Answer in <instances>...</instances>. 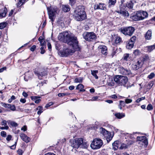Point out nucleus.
I'll use <instances>...</instances> for the list:
<instances>
[{
    "mask_svg": "<svg viewBox=\"0 0 155 155\" xmlns=\"http://www.w3.org/2000/svg\"><path fill=\"white\" fill-rule=\"evenodd\" d=\"M83 6H79L76 8L73 15L75 19L78 21H81L85 18L86 15Z\"/></svg>",
    "mask_w": 155,
    "mask_h": 155,
    "instance_id": "obj_2",
    "label": "nucleus"
},
{
    "mask_svg": "<svg viewBox=\"0 0 155 155\" xmlns=\"http://www.w3.org/2000/svg\"><path fill=\"white\" fill-rule=\"evenodd\" d=\"M147 109L148 110H152L153 109V107L152 105L150 104H148L147 107Z\"/></svg>",
    "mask_w": 155,
    "mask_h": 155,
    "instance_id": "obj_50",
    "label": "nucleus"
},
{
    "mask_svg": "<svg viewBox=\"0 0 155 155\" xmlns=\"http://www.w3.org/2000/svg\"><path fill=\"white\" fill-rule=\"evenodd\" d=\"M69 1L70 3L72 6L74 5L76 2V0H69Z\"/></svg>",
    "mask_w": 155,
    "mask_h": 155,
    "instance_id": "obj_52",
    "label": "nucleus"
},
{
    "mask_svg": "<svg viewBox=\"0 0 155 155\" xmlns=\"http://www.w3.org/2000/svg\"><path fill=\"white\" fill-rule=\"evenodd\" d=\"M140 52L138 50H135L134 51V53L136 55H138L140 54Z\"/></svg>",
    "mask_w": 155,
    "mask_h": 155,
    "instance_id": "obj_49",
    "label": "nucleus"
},
{
    "mask_svg": "<svg viewBox=\"0 0 155 155\" xmlns=\"http://www.w3.org/2000/svg\"><path fill=\"white\" fill-rule=\"evenodd\" d=\"M58 39L63 42L67 43L69 45H73L74 47L77 46L78 43L76 37L69 32L64 31L59 34Z\"/></svg>",
    "mask_w": 155,
    "mask_h": 155,
    "instance_id": "obj_1",
    "label": "nucleus"
},
{
    "mask_svg": "<svg viewBox=\"0 0 155 155\" xmlns=\"http://www.w3.org/2000/svg\"><path fill=\"white\" fill-rule=\"evenodd\" d=\"M120 31L125 35L131 36L135 31L134 28L132 27L121 28Z\"/></svg>",
    "mask_w": 155,
    "mask_h": 155,
    "instance_id": "obj_8",
    "label": "nucleus"
},
{
    "mask_svg": "<svg viewBox=\"0 0 155 155\" xmlns=\"http://www.w3.org/2000/svg\"><path fill=\"white\" fill-rule=\"evenodd\" d=\"M7 9L5 7L0 9V18H2L6 16L7 13Z\"/></svg>",
    "mask_w": 155,
    "mask_h": 155,
    "instance_id": "obj_14",
    "label": "nucleus"
},
{
    "mask_svg": "<svg viewBox=\"0 0 155 155\" xmlns=\"http://www.w3.org/2000/svg\"><path fill=\"white\" fill-rule=\"evenodd\" d=\"M103 144V141L101 139L96 138L93 140L90 146L93 149H98L102 147Z\"/></svg>",
    "mask_w": 155,
    "mask_h": 155,
    "instance_id": "obj_6",
    "label": "nucleus"
},
{
    "mask_svg": "<svg viewBox=\"0 0 155 155\" xmlns=\"http://www.w3.org/2000/svg\"><path fill=\"white\" fill-rule=\"evenodd\" d=\"M7 121H6L5 120H3L2 122V125L3 126H6L7 124Z\"/></svg>",
    "mask_w": 155,
    "mask_h": 155,
    "instance_id": "obj_58",
    "label": "nucleus"
},
{
    "mask_svg": "<svg viewBox=\"0 0 155 155\" xmlns=\"http://www.w3.org/2000/svg\"><path fill=\"white\" fill-rule=\"evenodd\" d=\"M83 35L84 38L88 41H91L96 38V35L93 32H85L83 34Z\"/></svg>",
    "mask_w": 155,
    "mask_h": 155,
    "instance_id": "obj_9",
    "label": "nucleus"
},
{
    "mask_svg": "<svg viewBox=\"0 0 155 155\" xmlns=\"http://www.w3.org/2000/svg\"><path fill=\"white\" fill-rule=\"evenodd\" d=\"M143 61H147L149 60V57L148 55L146 54L144 55L143 57Z\"/></svg>",
    "mask_w": 155,
    "mask_h": 155,
    "instance_id": "obj_45",
    "label": "nucleus"
},
{
    "mask_svg": "<svg viewBox=\"0 0 155 155\" xmlns=\"http://www.w3.org/2000/svg\"><path fill=\"white\" fill-rule=\"evenodd\" d=\"M37 110H39L37 112V114L40 115L43 112V107L41 106H39L37 108Z\"/></svg>",
    "mask_w": 155,
    "mask_h": 155,
    "instance_id": "obj_39",
    "label": "nucleus"
},
{
    "mask_svg": "<svg viewBox=\"0 0 155 155\" xmlns=\"http://www.w3.org/2000/svg\"><path fill=\"white\" fill-rule=\"evenodd\" d=\"M27 129V127L26 126H24L23 127L21 128V130H23L24 131H25Z\"/></svg>",
    "mask_w": 155,
    "mask_h": 155,
    "instance_id": "obj_63",
    "label": "nucleus"
},
{
    "mask_svg": "<svg viewBox=\"0 0 155 155\" xmlns=\"http://www.w3.org/2000/svg\"><path fill=\"white\" fill-rule=\"evenodd\" d=\"M7 122L8 124H10L12 127H16L18 126V124L14 121L8 120Z\"/></svg>",
    "mask_w": 155,
    "mask_h": 155,
    "instance_id": "obj_29",
    "label": "nucleus"
},
{
    "mask_svg": "<svg viewBox=\"0 0 155 155\" xmlns=\"http://www.w3.org/2000/svg\"><path fill=\"white\" fill-rule=\"evenodd\" d=\"M120 148L121 149H125L127 148V146L124 143H122Z\"/></svg>",
    "mask_w": 155,
    "mask_h": 155,
    "instance_id": "obj_44",
    "label": "nucleus"
},
{
    "mask_svg": "<svg viewBox=\"0 0 155 155\" xmlns=\"http://www.w3.org/2000/svg\"><path fill=\"white\" fill-rule=\"evenodd\" d=\"M71 46L72 48V49L67 48L64 50L62 52V54L65 57L68 56L69 55H71L72 53L75 52L76 51H79L81 49L80 47L78 45V43H77V46L74 47L73 45H69Z\"/></svg>",
    "mask_w": 155,
    "mask_h": 155,
    "instance_id": "obj_4",
    "label": "nucleus"
},
{
    "mask_svg": "<svg viewBox=\"0 0 155 155\" xmlns=\"http://www.w3.org/2000/svg\"><path fill=\"white\" fill-rule=\"evenodd\" d=\"M91 72L92 75L94 76L96 79H97L98 78V77L97 75V74L98 73L97 70H91Z\"/></svg>",
    "mask_w": 155,
    "mask_h": 155,
    "instance_id": "obj_31",
    "label": "nucleus"
},
{
    "mask_svg": "<svg viewBox=\"0 0 155 155\" xmlns=\"http://www.w3.org/2000/svg\"><path fill=\"white\" fill-rule=\"evenodd\" d=\"M129 54H124L123 59L125 61H127L129 58Z\"/></svg>",
    "mask_w": 155,
    "mask_h": 155,
    "instance_id": "obj_40",
    "label": "nucleus"
},
{
    "mask_svg": "<svg viewBox=\"0 0 155 155\" xmlns=\"http://www.w3.org/2000/svg\"><path fill=\"white\" fill-rule=\"evenodd\" d=\"M62 10L65 12H68L70 11V8L68 5H63L62 6Z\"/></svg>",
    "mask_w": 155,
    "mask_h": 155,
    "instance_id": "obj_24",
    "label": "nucleus"
},
{
    "mask_svg": "<svg viewBox=\"0 0 155 155\" xmlns=\"http://www.w3.org/2000/svg\"><path fill=\"white\" fill-rule=\"evenodd\" d=\"M130 17L131 19L134 21H136L139 20V19L138 18V12H137L135 15H132Z\"/></svg>",
    "mask_w": 155,
    "mask_h": 155,
    "instance_id": "obj_28",
    "label": "nucleus"
},
{
    "mask_svg": "<svg viewBox=\"0 0 155 155\" xmlns=\"http://www.w3.org/2000/svg\"><path fill=\"white\" fill-rule=\"evenodd\" d=\"M136 40V37L134 36H133L128 41L126 45L127 48L128 49H130L132 48L134 46V42Z\"/></svg>",
    "mask_w": 155,
    "mask_h": 155,
    "instance_id": "obj_10",
    "label": "nucleus"
},
{
    "mask_svg": "<svg viewBox=\"0 0 155 155\" xmlns=\"http://www.w3.org/2000/svg\"><path fill=\"white\" fill-rule=\"evenodd\" d=\"M145 99V97H142L138 98L136 101V102L137 103H139L141 101Z\"/></svg>",
    "mask_w": 155,
    "mask_h": 155,
    "instance_id": "obj_48",
    "label": "nucleus"
},
{
    "mask_svg": "<svg viewBox=\"0 0 155 155\" xmlns=\"http://www.w3.org/2000/svg\"><path fill=\"white\" fill-rule=\"evenodd\" d=\"M27 0H18L17 4V6L20 7Z\"/></svg>",
    "mask_w": 155,
    "mask_h": 155,
    "instance_id": "obj_36",
    "label": "nucleus"
},
{
    "mask_svg": "<svg viewBox=\"0 0 155 155\" xmlns=\"http://www.w3.org/2000/svg\"><path fill=\"white\" fill-rule=\"evenodd\" d=\"M20 137L26 143L29 142L30 140V138L24 134H21Z\"/></svg>",
    "mask_w": 155,
    "mask_h": 155,
    "instance_id": "obj_16",
    "label": "nucleus"
},
{
    "mask_svg": "<svg viewBox=\"0 0 155 155\" xmlns=\"http://www.w3.org/2000/svg\"><path fill=\"white\" fill-rule=\"evenodd\" d=\"M121 41V38L120 37H117L115 40V42L116 44L120 43Z\"/></svg>",
    "mask_w": 155,
    "mask_h": 155,
    "instance_id": "obj_43",
    "label": "nucleus"
},
{
    "mask_svg": "<svg viewBox=\"0 0 155 155\" xmlns=\"http://www.w3.org/2000/svg\"><path fill=\"white\" fill-rule=\"evenodd\" d=\"M105 5L104 4L99 3V4L95 5L94 7V8L95 9H100L101 10H104L105 8Z\"/></svg>",
    "mask_w": 155,
    "mask_h": 155,
    "instance_id": "obj_20",
    "label": "nucleus"
},
{
    "mask_svg": "<svg viewBox=\"0 0 155 155\" xmlns=\"http://www.w3.org/2000/svg\"><path fill=\"white\" fill-rule=\"evenodd\" d=\"M114 81L120 85L124 86L128 81L127 78L125 76L117 75L114 78Z\"/></svg>",
    "mask_w": 155,
    "mask_h": 155,
    "instance_id": "obj_5",
    "label": "nucleus"
},
{
    "mask_svg": "<svg viewBox=\"0 0 155 155\" xmlns=\"http://www.w3.org/2000/svg\"><path fill=\"white\" fill-rule=\"evenodd\" d=\"M113 137V136L111 135L110 133L109 132L104 137L106 139L107 142L109 143L112 140Z\"/></svg>",
    "mask_w": 155,
    "mask_h": 155,
    "instance_id": "obj_21",
    "label": "nucleus"
},
{
    "mask_svg": "<svg viewBox=\"0 0 155 155\" xmlns=\"http://www.w3.org/2000/svg\"><path fill=\"white\" fill-rule=\"evenodd\" d=\"M153 83H154L153 81H151L150 82L148 83V85L147 86L148 88H149L150 89L153 85Z\"/></svg>",
    "mask_w": 155,
    "mask_h": 155,
    "instance_id": "obj_47",
    "label": "nucleus"
},
{
    "mask_svg": "<svg viewBox=\"0 0 155 155\" xmlns=\"http://www.w3.org/2000/svg\"><path fill=\"white\" fill-rule=\"evenodd\" d=\"M63 18H60L58 19L57 22L59 24H61L62 25H64V24L63 23Z\"/></svg>",
    "mask_w": 155,
    "mask_h": 155,
    "instance_id": "obj_42",
    "label": "nucleus"
},
{
    "mask_svg": "<svg viewBox=\"0 0 155 155\" xmlns=\"http://www.w3.org/2000/svg\"><path fill=\"white\" fill-rule=\"evenodd\" d=\"M71 146L74 148H78L79 147L83 148H86L87 147V143L84 142L83 139L75 138L74 140L71 141Z\"/></svg>",
    "mask_w": 155,
    "mask_h": 155,
    "instance_id": "obj_3",
    "label": "nucleus"
},
{
    "mask_svg": "<svg viewBox=\"0 0 155 155\" xmlns=\"http://www.w3.org/2000/svg\"><path fill=\"white\" fill-rule=\"evenodd\" d=\"M120 106H124L125 105V103L124 101H120Z\"/></svg>",
    "mask_w": 155,
    "mask_h": 155,
    "instance_id": "obj_64",
    "label": "nucleus"
},
{
    "mask_svg": "<svg viewBox=\"0 0 155 155\" xmlns=\"http://www.w3.org/2000/svg\"><path fill=\"white\" fill-rule=\"evenodd\" d=\"M98 98V97L97 96H95L93 97L91 100L92 101H96L97 100V99Z\"/></svg>",
    "mask_w": 155,
    "mask_h": 155,
    "instance_id": "obj_56",
    "label": "nucleus"
},
{
    "mask_svg": "<svg viewBox=\"0 0 155 155\" xmlns=\"http://www.w3.org/2000/svg\"><path fill=\"white\" fill-rule=\"evenodd\" d=\"M112 146L114 150H117L120 146L119 142L118 141H115L113 144Z\"/></svg>",
    "mask_w": 155,
    "mask_h": 155,
    "instance_id": "obj_26",
    "label": "nucleus"
},
{
    "mask_svg": "<svg viewBox=\"0 0 155 155\" xmlns=\"http://www.w3.org/2000/svg\"><path fill=\"white\" fill-rule=\"evenodd\" d=\"M147 51L149 52H151L152 51H153L154 49L155 48V44L153 45L147 46Z\"/></svg>",
    "mask_w": 155,
    "mask_h": 155,
    "instance_id": "obj_34",
    "label": "nucleus"
},
{
    "mask_svg": "<svg viewBox=\"0 0 155 155\" xmlns=\"http://www.w3.org/2000/svg\"><path fill=\"white\" fill-rule=\"evenodd\" d=\"M12 137V136H11V135H8L7 136V138H6V140H7L8 141H9L10 140H11V139Z\"/></svg>",
    "mask_w": 155,
    "mask_h": 155,
    "instance_id": "obj_57",
    "label": "nucleus"
},
{
    "mask_svg": "<svg viewBox=\"0 0 155 155\" xmlns=\"http://www.w3.org/2000/svg\"><path fill=\"white\" fill-rule=\"evenodd\" d=\"M117 12L118 13L121 14L122 16L125 18H127L129 16V14L128 12L126 10H123L120 9V10H118Z\"/></svg>",
    "mask_w": 155,
    "mask_h": 155,
    "instance_id": "obj_18",
    "label": "nucleus"
},
{
    "mask_svg": "<svg viewBox=\"0 0 155 155\" xmlns=\"http://www.w3.org/2000/svg\"><path fill=\"white\" fill-rule=\"evenodd\" d=\"M83 80V78L82 77H79L78 78H76L74 79V82L76 83H81Z\"/></svg>",
    "mask_w": 155,
    "mask_h": 155,
    "instance_id": "obj_38",
    "label": "nucleus"
},
{
    "mask_svg": "<svg viewBox=\"0 0 155 155\" xmlns=\"http://www.w3.org/2000/svg\"><path fill=\"white\" fill-rule=\"evenodd\" d=\"M112 51L111 54L112 57H113L115 54L117 53L118 51L117 50V48L116 46L113 47L112 48Z\"/></svg>",
    "mask_w": 155,
    "mask_h": 155,
    "instance_id": "obj_27",
    "label": "nucleus"
},
{
    "mask_svg": "<svg viewBox=\"0 0 155 155\" xmlns=\"http://www.w3.org/2000/svg\"><path fill=\"white\" fill-rule=\"evenodd\" d=\"M152 32L151 30H149L145 33L144 37L146 40H150L152 39Z\"/></svg>",
    "mask_w": 155,
    "mask_h": 155,
    "instance_id": "obj_17",
    "label": "nucleus"
},
{
    "mask_svg": "<svg viewBox=\"0 0 155 155\" xmlns=\"http://www.w3.org/2000/svg\"><path fill=\"white\" fill-rule=\"evenodd\" d=\"M34 72L35 74L38 76V78L40 79H42L41 77L45 76L46 74V73L44 71H39L35 69L34 71Z\"/></svg>",
    "mask_w": 155,
    "mask_h": 155,
    "instance_id": "obj_15",
    "label": "nucleus"
},
{
    "mask_svg": "<svg viewBox=\"0 0 155 155\" xmlns=\"http://www.w3.org/2000/svg\"><path fill=\"white\" fill-rule=\"evenodd\" d=\"M67 95V94L66 93H59L58 94V95L59 97H63L64 95Z\"/></svg>",
    "mask_w": 155,
    "mask_h": 155,
    "instance_id": "obj_61",
    "label": "nucleus"
},
{
    "mask_svg": "<svg viewBox=\"0 0 155 155\" xmlns=\"http://www.w3.org/2000/svg\"><path fill=\"white\" fill-rule=\"evenodd\" d=\"M9 108L12 111H15L16 110V107L14 105H12L11 104V106Z\"/></svg>",
    "mask_w": 155,
    "mask_h": 155,
    "instance_id": "obj_51",
    "label": "nucleus"
},
{
    "mask_svg": "<svg viewBox=\"0 0 155 155\" xmlns=\"http://www.w3.org/2000/svg\"><path fill=\"white\" fill-rule=\"evenodd\" d=\"M7 25V23L5 22L0 23V29H2L5 28Z\"/></svg>",
    "mask_w": 155,
    "mask_h": 155,
    "instance_id": "obj_41",
    "label": "nucleus"
},
{
    "mask_svg": "<svg viewBox=\"0 0 155 155\" xmlns=\"http://www.w3.org/2000/svg\"><path fill=\"white\" fill-rule=\"evenodd\" d=\"M126 6L129 8H132L133 7V3L131 1H130L127 3Z\"/></svg>",
    "mask_w": 155,
    "mask_h": 155,
    "instance_id": "obj_37",
    "label": "nucleus"
},
{
    "mask_svg": "<svg viewBox=\"0 0 155 155\" xmlns=\"http://www.w3.org/2000/svg\"><path fill=\"white\" fill-rule=\"evenodd\" d=\"M116 2V0H109L108 6L109 7L113 6Z\"/></svg>",
    "mask_w": 155,
    "mask_h": 155,
    "instance_id": "obj_32",
    "label": "nucleus"
},
{
    "mask_svg": "<svg viewBox=\"0 0 155 155\" xmlns=\"http://www.w3.org/2000/svg\"><path fill=\"white\" fill-rule=\"evenodd\" d=\"M84 87V86L82 84H79L77 86L76 89L77 90H78L80 89V91H85V90L83 89Z\"/></svg>",
    "mask_w": 155,
    "mask_h": 155,
    "instance_id": "obj_33",
    "label": "nucleus"
},
{
    "mask_svg": "<svg viewBox=\"0 0 155 155\" xmlns=\"http://www.w3.org/2000/svg\"><path fill=\"white\" fill-rule=\"evenodd\" d=\"M137 140L138 142H139V143L141 144L143 143L146 147L148 144L147 140L145 136L137 137Z\"/></svg>",
    "mask_w": 155,
    "mask_h": 155,
    "instance_id": "obj_11",
    "label": "nucleus"
},
{
    "mask_svg": "<svg viewBox=\"0 0 155 155\" xmlns=\"http://www.w3.org/2000/svg\"><path fill=\"white\" fill-rule=\"evenodd\" d=\"M107 84L110 86H113L114 84V81L112 79L109 78L108 81H107Z\"/></svg>",
    "mask_w": 155,
    "mask_h": 155,
    "instance_id": "obj_35",
    "label": "nucleus"
},
{
    "mask_svg": "<svg viewBox=\"0 0 155 155\" xmlns=\"http://www.w3.org/2000/svg\"><path fill=\"white\" fill-rule=\"evenodd\" d=\"M155 75V74L154 73L152 72L148 76L147 78L149 79H152L154 77Z\"/></svg>",
    "mask_w": 155,
    "mask_h": 155,
    "instance_id": "obj_46",
    "label": "nucleus"
},
{
    "mask_svg": "<svg viewBox=\"0 0 155 155\" xmlns=\"http://www.w3.org/2000/svg\"><path fill=\"white\" fill-rule=\"evenodd\" d=\"M41 45L42 46H43L44 45L45 43H46V42L44 40H42V41H40Z\"/></svg>",
    "mask_w": 155,
    "mask_h": 155,
    "instance_id": "obj_59",
    "label": "nucleus"
},
{
    "mask_svg": "<svg viewBox=\"0 0 155 155\" xmlns=\"http://www.w3.org/2000/svg\"><path fill=\"white\" fill-rule=\"evenodd\" d=\"M115 116L118 119H121L125 116V114L123 113H117L115 114Z\"/></svg>",
    "mask_w": 155,
    "mask_h": 155,
    "instance_id": "obj_25",
    "label": "nucleus"
},
{
    "mask_svg": "<svg viewBox=\"0 0 155 155\" xmlns=\"http://www.w3.org/2000/svg\"><path fill=\"white\" fill-rule=\"evenodd\" d=\"M47 9L49 18L53 21L54 20V16L57 13L58 8L56 6L47 7Z\"/></svg>",
    "mask_w": 155,
    "mask_h": 155,
    "instance_id": "obj_7",
    "label": "nucleus"
},
{
    "mask_svg": "<svg viewBox=\"0 0 155 155\" xmlns=\"http://www.w3.org/2000/svg\"><path fill=\"white\" fill-rule=\"evenodd\" d=\"M17 143V142H15V144L10 147V148L11 149H15L16 147V145Z\"/></svg>",
    "mask_w": 155,
    "mask_h": 155,
    "instance_id": "obj_60",
    "label": "nucleus"
},
{
    "mask_svg": "<svg viewBox=\"0 0 155 155\" xmlns=\"http://www.w3.org/2000/svg\"><path fill=\"white\" fill-rule=\"evenodd\" d=\"M137 12L138 14V18L139 19V20H143L148 17V14L146 12L140 11Z\"/></svg>",
    "mask_w": 155,
    "mask_h": 155,
    "instance_id": "obj_12",
    "label": "nucleus"
},
{
    "mask_svg": "<svg viewBox=\"0 0 155 155\" xmlns=\"http://www.w3.org/2000/svg\"><path fill=\"white\" fill-rule=\"evenodd\" d=\"M125 103L127 104H128L131 103L132 101V100L130 99H126L125 100Z\"/></svg>",
    "mask_w": 155,
    "mask_h": 155,
    "instance_id": "obj_53",
    "label": "nucleus"
},
{
    "mask_svg": "<svg viewBox=\"0 0 155 155\" xmlns=\"http://www.w3.org/2000/svg\"><path fill=\"white\" fill-rule=\"evenodd\" d=\"M101 52L103 54H106V53L107 51V48L105 46H102L101 48Z\"/></svg>",
    "mask_w": 155,
    "mask_h": 155,
    "instance_id": "obj_30",
    "label": "nucleus"
},
{
    "mask_svg": "<svg viewBox=\"0 0 155 155\" xmlns=\"http://www.w3.org/2000/svg\"><path fill=\"white\" fill-rule=\"evenodd\" d=\"M36 48V46L35 45H33L30 48V50L31 51H33L35 50Z\"/></svg>",
    "mask_w": 155,
    "mask_h": 155,
    "instance_id": "obj_62",
    "label": "nucleus"
},
{
    "mask_svg": "<svg viewBox=\"0 0 155 155\" xmlns=\"http://www.w3.org/2000/svg\"><path fill=\"white\" fill-rule=\"evenodd\" d=\"M1 136L3 137H5L6 136V133L5 131H1Z\"/></svg>",
    "mask_w": 155,
    "mask_h": 155,
    "instance_id": "obj_54",
    "label": "nucleus"
},
{
    "mask_svg": "<svg viewBox=\"0 0 155 155\" xmlns=\"http://www.w3.org/2000/svg\"><path fill=\"white\" fill-rule=\"evenodd\" d=\"M120 71L121 74L124 75H129L130 73L129 70L126 69L123 67L120 68Z\"/></svg>",
    "mask_w": 155,
    "mask_h": 155,
    "instance_id": "obj_19",
    "label": "nucleus"
},
{
    "mask_svg": "<svg viewBox=\"0 0 155 155\" xmlns=\"http://www.w3.org/2000/svg\"><path fill=\"white\" fill-rule=\"evenodd\" d=\"M17 153L19 155H22L23 151L21 149H19L17 151Z\"/></svg>",
    "mask_w": 155,
    "mask_h": 155,
    "instance_id": "obj_55",
    "label": "nucleus"
},
{
    "mask_svg": "<svg viewBox=\"0 0 155 155\" xmlns=\"http://www.w3.org/2000/svg\"><path fill=\"white\" fill-rule=\"evenodd\" d=\"M142 65V63L141 61H138L137 62L132 64V67L134 70H136L141 68Z\"/></svg>",
    "mask_w": 155,
    "mask_h": 155,
    "instance_id": "obj_13",
    "label": "nucleus"
},
{
    "mask_svg": "<svg viewBox=\"0 0 155 155\" xmlns=\"http://www.w3.org/2000/svg\"><path fill=\"white\" fill-rule=\"evenodd\" d=\"M40 97L39 96H33L31 97V98L35 101V102L36 104L39 103L41 101L39 98Z\"/></svg>",
    "mask_w": 155,
    "mask_h": 155,
    "instance_id": "obj_23",
    "label": "nucleus"
},
{
    "mask_svg": "<svg viewBox=\"0 0 155 155\" xmlns=\"http://www.w3.org/2000/svg\"><path fill=\"white\" fill-rule=\"evenodd\" d=\"M100 133L103 135L104 137L105 135H106L109 132L106 130L103 127H101L100 128Z\"/></svg>",
    "mask_w": 155,
    "mask_h": 155,
    "instance_id": "obj_22",
    "label": "nucleus"
}]
</instances>
